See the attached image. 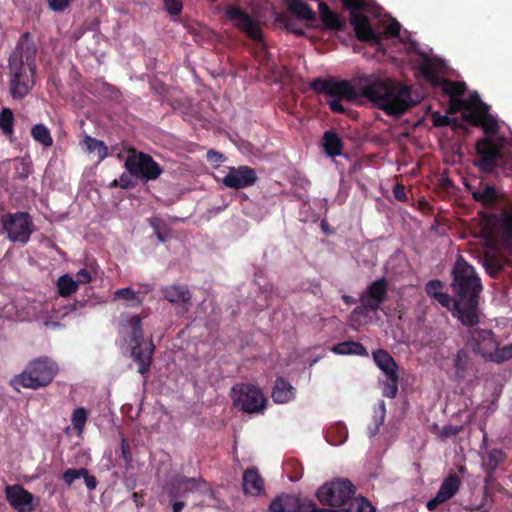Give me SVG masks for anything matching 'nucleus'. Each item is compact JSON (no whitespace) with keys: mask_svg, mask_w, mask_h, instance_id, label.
I'll list each match as a JSON object with an SVG mask.
<instances>
[{"mask_svg":"<svg viewBox=\"0 0 512 512\" xmlns=\"http://www.w3.org/2000/svg\"><path fill=\"white\" fill-rule=\"evenodd\" d=\"M331 350L339 355L368 356L367 349L360 342L352 340L338 343L334 345Z\"/></svg>","mask_w":512,"mask_h":512,"instance_id":"obj_33","label":"nucleus"},{"mask_svg":"<svg viewBox=\"0 0 512 512\" xmlns=\"http://www.w3.org/2000/svg\"><path fill=\"white\" fill-rule=\"evenodd\" d=\"M153 290L151 284H141L137 290L132 287L117 289L113 294V300H124L127 307H139L143 304L145 295Z\"/></svg>","mask_w":512,"mask_h":512,"instance_id":"obj_19","label":"nucleus"},{"mask_svg":"<svg viewBox=\"0 0 512 512\" xmlns=\"http://www.w3.org/2000/svg\"><path fill=\"white\" fill-rule=\"evenodd\" d=\"M124 167L135 177H140L145 182L158 179L163 173L162 167L150 154L137 152L134 148L129 150Z\"/></svg>","mask_w":512,"mask_h":512,"instance_id":"obj_7","label":"nucleus"},{"mask_svg":"<svg viewBox=\"0 0 512 512\" xmlns=\"http://www.w3.org/2000/svg\"><path fill=\"white\" fill-rule=\"evenodd\" d=\"M257 181V175L249 166L232 167L223 178V184L231 189L250 187Z\"/></svg>","mask_w":512,"mask_h":512,"instance_id":"obj_16","label":"nucleus"},{"mask_svg":"<svg viewBox=\"0 0 512 512\" xmlns=\"http://www.w3.org/2000/svg\"><path fill=\"white\" fill-rule=\"evenodd\" d=\"M421 73L423 74L424 78L433 86L436 88H441L445 79L444 77L440 76L436 68L430 64L425 63L421 67Z\"/></svg>","mask_w":512,"mask_h":512,"instance_id":"obj_39","label":"nucleus"},{"mask_svg":"<svg viewBox=\"0 0 512 512\" xmlns=\"http://www.w3.org/2000/svg\"><path fill=\"white\" fill-rule=\"evenodd\" d=\"M79 284L90 283L92 281V275L87 269H80L76 273V280Z\"/></svg>","mask_w":512,"mask_h":512,"instance_id":"obj_58","label":"nucleus"},{"mask_svg":"<svg viewBox=\"0 0 512 512\" xmlns=\"http://www.w3.org/2000/svg\"><path fill=\"white\" fill-rule=\"evenodd\" d=\"M454 367L458 380H463L468 375H474L477 372L470 354L465 349L458 350L454 359Z\"/></svg>","mask_w":512,"mask_h":512,"instance_id":"obj_25","label":"nucleus"},{"mask_svg":"<svg viewBox=\"0 0 512 512\" xmlns=\"http://www.w3.org/2000/svg\"><path fill=\"white\" fill-rule=\"evenodd\" d=\"M452 290L457 297L455 311L459 321L467 327L480 322L479 299L483 289L475 269L462 256L456 260L452 270Z\"/></svg>","mask_w":512,"mask_h":512,"instance_id":"obj_2","label":"nucleus"},{"mask_svg":"<svg viewBox=\"0 0 512 512\" xmlns=\"http://www.w3.org/2000/svg\"><path fill=\"white\" fill-rule=\"evenodd\" d=\"M282 496L285 512H326V509L318 508L313 501L307 498L290 494Z\"/></svg>","mask_w":512,"mask_h":512,"instance_id":"obj_22","label":"nucleus"},{"mask_svg":"<svg viewBox=\"0 0 512 512\" xmlns=\"http://www.w3.org/2000/svg\"><path fill=\"white\" fill-rule=\"evenodd\" d=\"M470 328L468 331V341L473 351L491 361L493 353H495L498 346L493 331L474 328V326Z\"/></svg>","mask_w":512,"mask_h":512,"instance_id":"obj_11","label":"nucleus"},{"mask_svg":"<svg viewBox=\"0 0 512 512\" xmlns=\"http://www.w3.org/2000/svg\"><path fill=\"white\" fill-rule=\"evenodd\" d=\"M83 143L89 152L97 154L99 162L103 161L109 155L108 147L102 140L86 136Z\"/></svg>","mask_w":512,"mask_h":512,"instance_id":"obj_36","label":"nucleus"},{"mask_svg":"<svg viewBox=\"0 0 512 512\" xmlns=\"http://www.w3.org/2000/svg\"><path fill=\"white\" fill-rule=\"evenodd\" d=\"M318 7L320 19L326 29L333 31L344 29L345 21L336 12H333L325 2H320Z\"/></svg>","mask_w":512,"mask_h":512,"instance_id":"obj_26","label":"nucleus"},{"mask_svg":"<svg viewBox=\"0 0 512 512\" xmlns=\"http://www.w3.org/2000/svg\"><path fill=\"white\" fill-rule=\"evenodd\" d=\"M119 333L131 347V356L138 364V372L145 375L149 372L155 346L152 340L144 339L142 321L139 315L126 314L121 316Z\"/></svg>","mask_w":512,"mask_h":512,"instance_id":"obj_4","label":"nucleus"},{"mask_svg":"<svg viewBox=\"0 0 512 512\" xmlns=\"http://www.w3.org/2000/svg\"><path fill=\"white\" fill-rule=\"evenodd\" d=\"M322 146L328 156L335 157L342 154L343 141L335 131L328 130L323 135Z\"/></svg>","mask_w":512,"mask_h":512,"instance_id":"obj_31","label":"nucleus"},{"mask_svg":"<svg viewBox=\"0 0 512 512\" xmlns=\"http://www.w3.org/2000/svg\"><path fill=\"white\" fill-rule=\"evenodd\" d=\"M480 123V128L483 129L484 133L487 136H494L499 131V125L497 122V119L487 111L485 114H483Z\"/></svg>","mask_w":512,"mask_h":512,"instance_id":"obj_40","label":"nucleus"},{"mask_svg":"<svg viewBox=\"0 0 512 512\" xmlns=\"http://www.w3.org/2000/svg\"><path fill=\"white\" fill-rule=\"evenodd\" d=\"M343 100L331 99L327 100V104L332 112L343 114L345 113V107L342 105Z\"/></svg>","mask_w":512,"mask_h":512,"instance_id":"obj_59","label":"nucleus"},{"mask_svg":"<svg viewBox=\"0 0 512 512\" xmlns=\"http://www.w3.org/2000/svg\"><path fill=\"white\" fill-rule=\"evenodd\" d=\"M296 389L283 377L275 380L272 399L275 403H287L295 397Z\"/></svg>","mask_w":512,"mask_h":512,"instance_id":"obj_28","label":"nucleus"},{"mask_svg":"<svg viewBox=\"0 0 512 512\" xmlns=\"http://www.w3.org/2000/svg\"><path fill=\"white\" fill-rule=\"evenodd\" d=\"M242 486L245 495L259 496L264 493V479L256 467H249L243 472Z\"/></svg>","mask_w":512,"mask_h":512,"instance_id":"obj_21","label":"nucleus"},{"mask_svg":"<svg viewBox=\"0 0 512 512\" xmlns=\"http://www.w3.org/2000/svg\"><path fill=\"white\" fill-rule=\"evenodd\" d=\"M440 89L445 95L450 97V108L452 111H456L460 109V106L466 105V101L460 98L466 91V84L464 82L445 79Z\"/></svg>","mask_w":512,"mask_h":512,"instance_id":"obj_24","label":"nucleus"},{"mask_svg":"<svg viewBox=\"0 0 512 512\" xmlns=\"http://www.w3.org/2000/svg\"><path fill=\"white\" fill-rule=\"evenodd\" d=\"M401 25L397 20H393L385 29V33L390 37L399 36Z\"/></svg>","mask_w":512,"mask_h":512,"instance_id":"obj_57","label":"nucleus"},{"mask_svg":"<svg viewBox=\"0 0 512 512\" xmlns=\"http://www.w3.org/2000/svg\"><path fill=\"white\" fill-rule=\"evenodd\" d=\"M396 199L403 201L406 199L405 187L402 184H396L393 189Z\"/></svg>","mask_w":512,"mask_h":512,"instance_id":"obj_61","label":"nucleus"},{"mask_svg":"<svg viewBox=\"0 0 512 512\" xmlns=\"http://www.w3.org/2000/svg\"><path fill=\"white\" fill-rule=\"evenodd\" d=\"M512 359V343L503 347H496L492 362L501 364Z\"/></svg>","mask_w":512,"mask_h":512,"instance_id":"obj_46","label":"nucleus"},{"mask_svg":"<svg viewBox=\"0 0 512 512\" xmlns=\"http://www.w3.org/2000/svg\"><path fill=\"white\" fill-rule=\"evenodd\" d=\"M476 152L478 159L475 161V165L485 173H492L505 162L501 145L487 137L477 141Z\"/></svg>","mask_w":512,"mask_h":512,"instance_id":"obj_10","label":"nucleus"},{"mask_svg":"<svg viewBox=\"0 0 512 512\" xmlns=\"http://www.w3.org/2000/svg\"><path fill=\"white\" fill-rule=\"evenodd\" d=\"M311 89L332 99L354 102L359 98L368 99L375 107L387 115L400 116L419 100L412 97L411 89L393 80H371L363 77L358 80H338L318 77L311 81Z\"/></svg>","mask_w":512,"mask_h":512,"instance_id":"obj_1","label":"nucleus"},{"mask_svg":"<svg viewBox=\"0 0 512 512\" xmlns=\"http://www.w3.org/2000/svg\"><path fill=\"white\" fill-rule=\"evenodd\" d=\"M388 293V282L386 278H380L368 285L360 295V302L363 309L376 312L386 300Z\"/></svg>","mask_w":512,"mask_h":512,"instance_id":"obj_13","label":"nucleus"},{"mask_svg":"<svg viewBox=\"0 0 512 512\" xmlns=\"http://www.w3.org/2000/svg\"><path fill=\"white\" fill-rule=\"evenodd\" d=\"M82 478L85 481V485L89 490H94L97 486L96 477L93 475H89L88 470L86 469V475H83Z\"/></svg>","mask_w":512,"mask_h":512,"instance_id":"obj_60","label":"nucleus"},{"mask_svg":"<svg viewBox=\"0 0 512 512\" xmlns=\"http://www.w3.org/2000/svg\"><path fill=\"white\" fill-rule=\"evenodd\" d=\"M355 494V486L348 479H337L322 485L317 491L321 504L340 509L347 506Z\"/></svg>","mask_w":512,"mask_h":512,"instance_id":"obj_6","label":"nucleus"},{"mask_svg":"<svg viewBox=\"0 0 512 512\" xmlns=\"http://www.w3.org/2000/svg\"><path fill=\"white\" fill-rule=\"evenodd\" d=\"M48 7L53 12H64L71 5L72 0H46Z\"/></svg>","mask_w":512,"mask_h":512,"instance_id":"obj_53","label":"nucleus"},{"mask_svg":"<svg viewBox=\"0 0 512 512\" xmlns=\"http://www.w3.org/2000/svg\"><path fill=\"white\" fill-rule=\"evenodd\" d=\"M18 177L20 179H26L28 178L29 174H30V169H29V166L25 163L22 164V171L18 173Z\"/></svg>","mask_w":512,"mask_h":512,"instance_id":"obj_63","label":"nucleus"},{"mask_svg":"<svg viewBox=\"0 0 512 512\" xmlns=\"http://www.w3.org/2000/svg\"><path fill=\"white\" fill-rule=\"evenodd\" d=\"M441 306L452 310L453 315L457 317V312L455 311V304L457 303V297H451L448 293L441 292L437 297L434 298Z\"/></svg>","mask_w":512,"mask_h":512,"instance_id":"obj_47","label":"nucleus"},{"mask_svg":"<svg viewBox=\"0 0 512 512\" xmlns=\"http://www.w3.org/2000/svg\"><path fill=\"white\" fill-rule=\"evenodd\" d=\"M373 359L379 369H381L386 376L397 374L398 366L394 358L384 349H378L373 352Z\"/></svg>","mask_w":512,"mask_h":512,"instance_id":"obj_30","label":"nucleus"},{"mask_svg":"<svg viewBox=\"0 0 512 512\" xmlns=\"http://www.w3.org/2000/svg\"><path fill=\"white\" fill-rule=\"evenodd\" d=\"M399 376L392 374L387 376V380L383 383L382 394L387 398H395L398 393Z\"/></svg>","mask_w":512,"mask_h":512,"instance_id":"obj_42","label":"nucleus"},{"mask_svg":"<svg viewBox=\"0 0 512 512\" xmlns=\"http://www.w3.org/2000/svg\"><path fill=\"white\" fill-rule=\"evenodd\" d=\"M36 52L31 34L23 33L8 60L9 89L13 99H23L35 85Z\"/></svg>","mask_w":512,"mask_h":512,"instance_id":"obj_3","label":"nucleus"},{"mask_svg":"<svg viewBox=\"0 0 512 512\" xmlns=\"http://www.w3.org/2000/svg\"><path fill=\"white\" fill-rule=\"evenodd\" d=\"M270 512H285L283 496H277L269 505Z\"/></svg>","mask_w":512,"mask_h":512,"instance_id":"obj_56","label":"nucleus"},{"mask_svg":"<svg viewBox=\"0 0 512 512\" xmlns=\"http://www.w3.org/2000/svg\"><path fill=\"white\" fill-rule=\"evenodd\" d=\"M164 8L172 17L181 14L183 9L182 0H163Z\"/></svg>","mask_w":512,"mask_h":512,"instance_id":"obj_51","label":"nucleus"},{"mask_svg":"<svg viewBox=\"0 0 512 512\" xmlns=\"http://www.w3.org/2000/svg\"><path fill=\"white\" fill-rule=\"evenodd\" d=\"M505 459L506 455L501 449L494 448L487 452V457L482 462V467L487 474V482L493 478L495 471Z\"/></svg>","mask_w":512,"mask_h":512,"instance_id":"obj_29","label":"nucleus"},{"mask_svg":"<svg viewBox=\"0 0 512 512\" xmlns=\"http://www.w3.org/2000/svg\"><path fill=\"white\" fill-rule=\"evenodd\" d=\"M343 6L350 11V16L352 13H358L365 7L364 0H342Z\"/></svg>","mask_w":512,"mask_h":512,"instance_id":"obj_54","label":"nucleus"},{"mask_svg":"<svg viewBox=\"0 0 512 512\" xmlns=\"http://www.w3.org/2000/svg\"><path fill=\"white\" fill-rule=\"evenodd\" d=\"M83 475H86V468H69L63 472L62 479L70 486L76 479L82 478Z\"/></svg>","mask_w":512,"mask_h":512,"instance_id":"obj_48","label":"nucleus"},{"mask_svg":"<svg viewBox=\"0 0 512 512\" xmlns=\"http://www.w3.org/2000/svg\"><path fill=\"white\" fill-rule=\"evenodd\" d=\"M462 430V426H454L451 424L445 425L439 432V437L442 441L458 435Z\"/></svg>","mask_w":512,"mask_h":512,"instance_id":"obj_52","label":"nucleus"},{"mask_svg":"<svg viewBox=\"0 0 512 512\" xmlns=\"http://www.w3.org/2000/svg\"><path fill=\"white\" fill-rule=\"evenodd\" d=\"M460 108L465 109V112L462 114L463 120L473 127H479L482 116H484L483 114L490 110V106L481 100H478L474 108H471L467 102L466 105H462Z\"/></svg>","mask_w":512,"mask_h":512,"instance_id":"obj_27","label":"nucleus"},{"mask_svg":"<svg viewBox=\"0 0 512 512\" xmlns=\"http://www.w3.org/2000/svg\"><path fill=\"white\" fill-rule=\"evenodd\" d=\"M8 239L13 243L25 245L34 230L32 217L27 212L7 213L0 219Z\"/></svg>","mask_w":512,"mask_h":512,"instance_id":"obj_8","label":"nucleus"},{"mask_svg":"<svg viewBox=\"0 0 512 512\" xmlns=\"http://www.w3.org/2000/svg\"><path fill=\"white\" fill-rule=\"evenodd\" d=\"M501 228L507 241L512 242V211L503 213Z\"/></svg>","mask_w":512,"mask_h":512,"instance_id":"obj_49","label":"nucleus"},{"mask_svg":"<svg viewBox=\"0 0 512 512\" xmlns=\"http://www.w3.org/2000/svg\"><path fill=\"white\" fill-rule=\"evenodd\" d=\"M185 507V503L183 501L173 500L172 509L173 512H181Z\"/></svg>","mask_w":512,"mask_h":512,"instance_id":"obj_64","label":"nucleus"},{"mask_svg":"<svg viewBox=\"0 0 512 512\" xmlns=\"http://www.w3.org/2000/svg\"><path fill=\"white\" fill-rule=\"evenodd\" d=\"M86 421L87 411L83 407L76 408L72 413L71 423L78 434L83 432Z\"/></svg>","mask_w":512,"mask_h":512,"instance_id":"obj_43","label":"nucleus"},{"mask_svg":"<svg viewBox=\"0 0 512 512\" xmlns=\"http://www.w3.org/2000/svg\"><path fill=\"white\" fill-rule=\"evenodd\" d=\"M284 470L291 481H298L303 475V467L296 459H288L284 463Z\"/></svg>","mask_w":512,"mask_h":512,"instance_id":"obj_41","label":"nucleus"},{"mask_svg":"<svg viewBox=\"0 0 512 512\" xmlns=\"http://www.w3.org/2000/svg\"><path fill=\"white\" fill-rule=\"evenodd\" d=\"M350 24L353 26L356 37L360 41L378 43L379 35L373 30L369 18L365 15L352 13Z\"/></svg>","mask_w":512,"mask_h":512,"instance_id":"obj_20","label":"nucleus"},{"mask_svg":"<svg viewBox=\"0 0 512 512\" xmlns=\"http://www.w3.org/2000/svg\"><path fill=\"white\" fill-rule=\"evenodd\" d=\"M207 489V483L201 478L185 476L172 479L167 486V494L171 500L185 498L189 493Z\"/></svg>","mask_w":512,"mask_h":512,"instance_id":"obj_14","label":"nucleus"},{"mask_svg":"<svg viewBox=\"0 0 512 512\" xmlns=\"http://www.w3.org/2000/svg\"><path fill=\"white\" fill-rule=\"evenodd\" d=\"M226 16L241 31L252 39L260 38V28L252 17L238 6H230L226 10Z\"/></svg>","mask_w":512,"mask_h":512,"instance_id":"obj_17","label":"nucleus"},{"mask_svg":"<svg viewBox=\"0 0 512 512\" xmlns=\"http://www.w3.org/2000/svg\"><path fill=\"white\" fill-rule=\"evenodd\" d=\"M466 187L471 193L473 199L485 207L493 206L498 200L495 187L484 184L482 181L479 182L478 187H475L472 184H467Z\"/></svg>","mask_w":512,"mask_h":512,"instance_id":"obj_23","label":"nucleus"},{"mask_svg":"<svg viewBox=\"0 0 512 512\" xmlns=\"http://www.w3.org/2000/svg\"><path fill=\"white\" fill-rule=\"evenodd\" d=\"M58 365L47 356L35 358L28 362L22 373L14 376L12 385L37 390L48 386L58 373Z\"/></svg>","mask_w":512,"mask_h":512,"instance_id":"obj_5","label":"nucleus"},{"mask_svg":"<svg viewBox=\"0 0 512 512\" xmlns=\"http://www.w3.org/2000/svg\"><path fill=\"white\" fill-rule=\"evenodd\" d=\"M133 177H135V175H131L129 172L126 173H122L121 176L119 177V179H114L110 184H109V187L110 188H121V189H124V190H128V189H132L134 188L137 183L136 181L133 179Z\"/></svg>","mask_w":512,"mask_h":512,"instance_id":"obj_45","label":"nucleus"},{"mask_svg":"<svg viewBox=\"0 0 512 512\" xmlns=\"http://www.w3.org/2000/svg\"><path fill=\"white\" fill-rule=\"evenodd\" d=\"M288 10L298 18L307 21H315L316 13L303 0H288Z\"/></svg>","mask_w":512,"mask_h":512,"instance_id":"obj_34","label":"nucleus"},{"mask_svg":"<svg viewBox=\"0 0 512 512\" xmlns=\"http://www.w3.org/2000/svg\"><path fill=\"white\" fill-rule=\"evenodd\" d=\"M121 457L126 466H130L132 462V453L129 443L125 438L121 440Z\"/></svg>","mask_w":512,"mask_h":512,"instance_id":"obj_55","label":"nucleus"},{"mask_svg":"<svg viewBox=\"0 0 512 512\" xmlns=\"http://www.w3.org/2000/svg\"><path fill=\"white\" fill-rule=\"evenodd\" d=\"M326 512H376V508L367 498L363 496H353L346 507L340 509H326Z\"/></svg>","mask_w":512,"mask_h":512,"instance_id":"obj_32","label":"nucleus"},{"mask_svg":"<svg viewBox=\"0 0 512 512\" xmlns=\"http://www.w3.org/2000/svg\"><path fill=\"white\" fill-rule=\"evenodd\" d=\"M14 122L15 118L12 110L4 107L0 112V129L10 140L14 135Z\"/></svg>","mask_w":512,"mask_h":512,"instance_id":"obj_35","label":"nucleus"},{"mask_svg":"<svg viewBox=\"0 0 512 512\" xmlns=\"http://www.w3.org/2000/svg\"><path fill=\"white\" fill-rule=\"evenodd\" d=\"M56 285L58 293L62 297H69L78 289V282L75 281L69 274L60 276Z\"/></svg>","mask_w":512,"mask_h":512,"instance_id":"obj_37","label":"nucleus"},{"mask_svg":"<svg viewBox=\"0 0 512 512\" xmlns=\"http://www.w3.org/2000/svg\"><path fill=\"white\" fill-rule=\"evenodd\" d=\"M234 406L241 411L253 414L261 412L266 406V398L260 388L253 384L242 383L233 387Z\"/></svg>","mask_w":512,"mask_h":512,"instance_id":"obj_9","label":"nucleus"},{"mask_svg":"<svg viewBox=\"0 0 512 512\" xmlns=\"http://www.w3.org/2000/svg\"><path fill=\"white\" fill-rule=\"evenodd\" d=\"M32 138L45 147L53 145V138L50 130L44 124H36L31 128Z\"/></svg>","mask_w":512,"mask_h":512,"instance_id":"obj_38","label":"nucleus"},{"mask_svg":"<svg viewBox=\"0 0 512 512\" xmlns=\"http://www.w3.org/2000/svg\"><path fill=\"white\" fill-rule=\"evenodd\" d=\"M207 159L211 162L219 163L222 162L224 157L221 153L216 152L214 150H209L207 152Z\"/></svg>","mask_w":512,"mask_h":512,"instance_id":"obj_62","label":"nucleus"},{"mask_svg":"<svg viewBox=\"0 0 512 512\" xmlns=\"http://www.w3.org/2000/svg\"><path fill=\"white\" fill-rule=\"evenodd\" d=\"M432 123L435 127L452 126L453 129L462 127L456 118H449L447 115H442L440 112H434L432 114Z\"/></svg>","mask_w":512,"mask_h":512,"instance_id":"obj_44","label":"nucleus"},{"mask_svg":"<svg viewBox=\"0 0 512 512\" xmlns=\"http://www.w3.org/2000/svg\"><path fill=\"white\" fill-rule=\"evenodd\" d=\"M443 286V282L438 279L430 280L425 285V292L430 298L434 300V298L442 292Z\"/></svg>","mask_w":512,"mask_h":512,"instance_id":"obj_50","label":"nucleus"},{"mask_svg":"<svg viewBox=\"0 0 512 512\" xmlns=\"http://www.w3.org/2000/svg\"><path fill=\"white\" fill-rule=\"evenodd\" d=\"M8 503L18 512H33L35 510L34 496L19 484L8 485L5 488Z\"/></svg>","mask_w":512,"mask_h":512,"instance_id":"obj_15","label":"nucleus"},{"mask_svg":"<svg viewBox=\"0 0 512 512\" xmlns=\"http://www.w3.org/2000/svg\"><path fill=\"white\" fill-rule=\"evenodd\" d=\"M163 298L178 307L177 313L184 315L192 306V293L186 284L174 283L161 287Z\"/></svg>","mask_w":512,"mask_h":512,"instance_id":"obj_12","label":"nucleus"},{"mask_svg":"<svg viewBox=\"0 0 512 512\" xmlns=\"http://www.w3.org/2000/svg\"><path fill=\"white\" fill-rule=\"evenodd\" d=\"M461 485V479L456 473L449 474L441 483L440 488L435 497L426 503L429 511H434L436 508L450 500L456 495Z\"/></svg>","mask_w":512,"mask_h":512,"instance_id":"obj_18","label":"nucleus"}]
</instances>
